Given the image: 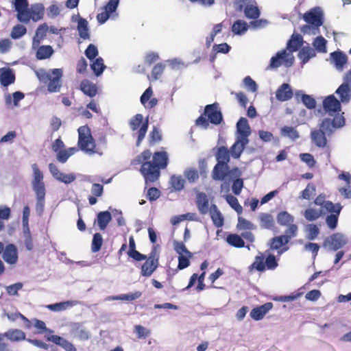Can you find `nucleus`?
Masks as SVG:
<instances>
[{"label":"nucleus","mask_w":351,"mask_h":351,"mask_svg":"<svg viewBox=\"0 0 351 351\" xmlns=\"http://www.w3.org/2000/svg\"><path fill=\"white\" fill-rule=\"evenodd\" d=\"M249 141L236 138L234 143L230 147V155L234 158H239L243 153L245 146L248 144Z\"/></svg>","instance_id":"b1692460"},{"label":"nucleus","mask_w":351,"mask_h":351,"mask_svg":"<svg viewBox=\"0 0 351 351\" xmlns=\"http://www.w3.org/2000/svg\"><path fill=\"white\" fill-rule=\"evenodd\" d=\"M103 243V238L101 234L95 233L93 235L91 250L93 252H97L99 251Z\"/></svg>","instance_id":"4d7b16f0"},{"label":"nucleus","mask_w":351,"mask_h":351,"mask_svg":"<svg viewBox=\"0 0 351 351\" xmlns=\"http://www.w3.org/2000/svg\"><path fill=\"white\" fill-rule=\"evenodd\" d=\"M37 51L36 53V58L38 60H45L49 59L54 53V50L50 45H39L36 47Z\"/></svg>","instance_id":"a878e982"},{"label":"nucleus","mask_w":351,"mask_h":351,"mask_svg":"<svg viewBox=\"0 0 351 351\" xmlns=\"http://www.w3.org/2000/svg\"><path fill=\"white\" fill-rule=\"evenodd\" d=\"M51 80H49L47 90L49 93L59 92L62 86V70L61 69H51Z\"/></svg>","instance_id":"6e6552de"},{"label":"nucleus","mask_w":351,"mask_h":351,"mask_svg":"<svg viewBox=\"0 0 351 351\" xmlns=\"http://www.w3.org/2000/svg\"><path fill=\"white\" fill-rule=\"evenodd\" d=\"M16 16L19 21L27 23L29 21V20L32 19L30 9L29 10L27 8L25 10H23L20 12H18Z\"/></svg>","instance_id":"338daca9"},{"label":"nucleus","mask_w":351,"mask_h":351,"mask_svg":"<svg viewBox=\"0 0 351 351\" xmlns=\"http://www.w3.org/2000/svg\"><path fill=\"white\" fill-rule=\"evenodd\" d=\"M45 8L42 3H35L30 7L32 19L34 21L40 20L44 16Z\"/></svg>","instance_id":"cd10ccee"},{"label":"nucleus","mask_w":351,"mask_h":351,"mask_svg":"<svg viewBox=\"0 0 351 351\" xmlns=\"http://www.w3.org/2000/svg\"><path fill=\"white\" fill-rule=\"evenodd\" d=\"M322 207L323 209H325L327 212L330 213L331 214H340L342 208L339 204H334L330 201H326Z\"/></svg>","instance_id":"864d4df0"},{"label":"nucleus","mask_w":351,"mask_h":351,"mask_svg":"<svg viewBox=\"0 0 351 351\" xmlns=\"http://www.w3.org/2000/svg\"><path fill=\"white\" fill-rule=\"evenodd\" d=\"M79 304L80 302L77 300H67L65 302L47 305L46 308L51 311L60 312L65 311Z\"/></svg>","instance_id":"aec40b11"},{"label":"nucleus","mask_w":351,"mask_h":351,"mask_svg":"<svg viewBox=\"0 0 351 351\" xmlns=\"http://www.w3.org/2000/svg\"><path fill=\"white\" fill-rule=\"evenodd\" d=\"M184 180L181 176H173L171 178V184L176 191H181L184 186Z\"/></svg>","instance_id":"13d9d810"},{"label":"nucleus","mask_w":351,"mask_h":351,"mask_svg":"<svg viewBox=\"0 0 351 351\" xmlns=\"http://www.w3.org/2000/svg\"><path fill=\"white\" fill-rule=\"evenodd\" d=\"M323 107L324 110L330 115L340 111V102L335 97L334 95L327 97L323 101Z\"/></svg>","instance_id":"f8f14e48"},{"label":"nucleus","mask_w":351,"mask_h":351,"mask_svg":"<svg viewBox=\"0 0 351 351\" xmlns=\"http://www.w3.org/2000/svg\"><path fill=\"white\" fill-rule=\"evenodd\" d=\"M26 27L23 25H15L11 32L10 36L13 39H19L26 34Z\"/></svg>","instance_id":"5fc2aeb1"},{"label":"nucleus","mask_w":351,"mask_h":351,"mask_svg":"<svg viewBox=\"0 0 351 351\" xmlns=\"http://www.w3.org/2000/svg\"><path fill=\"white\" fill-rule=\"evenodd\" d=\"M303 45V38L298 34H293L287 43L286 50L288 52L293 53L297 51Z\"/></svg>","instance_id":"a211bd4d"},{"label":"nucleus","mask_w":351,"mask_h":351,"mask_svg":"<svg viewBox=\"0 0 351 351\" xmlns=\"http://www.w3.org/2000/svg\"><path fill=\"white\" fill-rule=\"evenodd\" d=\"M81 90L82 92L90 97H93L97 94V88L95 85L88 81H84L81 83Z\"/></svg>","instance_id":"a19ab883"},{"label":"nucleus","mask_w":351,"mask_h":351,"mask_svg":"<svg viewBox=\"0 0 351 351\" xmlns=\"http://www.w3.org/2000/svg\"><path fill=\"white\" fill-rule=\"evenodd\" d=\"M248 29L247 23L242 20H237L232 27V31L234 34L242 35Z\"/></svg>","instance_id":"58836bf2"},{"label":"nucleus","mask_w":351,"mask_h":351,"mask_svg":"<svg viewBox=\"0 0 351 351\" xmlns=\"http://www.w3.org/2000/svg\"><path fill=\"white\" fill-rule=\"evenodd\" d=\"M208 212L215 226L217 228L222 227L223 226V217L217 206L215 204H211Z\"/></svg>","instance_id":"5701e85b"},{"label":"nucleus","mask_w":351,"mask_h":351,"mask_svg":"<svg viewBox=\"0 0 351 351\" xmlns=\"http://www.w3.org/2000/svg\"><path fill=\"white\" fill-rule=\"evenodd\" d=\"M336 93L339 96L341 102L348 103L351 97V90L347 84H342L336 90Z\"/></svg>","instance_id":"c756f323"},{"label":"nucleus","mask_w":351,"mask_h":351,"mask_svg":"<svg viewBox=\"0 0 351 351\" xmlns=\"http://www.w3.org/2000/svg\"><path fill=\"white\" fill-rule=\"evenodd\" d=\"M3 260L8 264L14 265L18 261V252L16 246L13 244L8 245L3 253Z\"/></svg>","instance_id":"dca6fc26"},{"label":"nucleus","mask_w":351,"mask_h":351,"mask_svg":"<svg viewBox=\"0 0 351 351\" xmlns=\"http://www.w3.org/2000/svg\"><path fill=\"white\" fill-rule=\"evenodd\" d=\"M204 114L208 117V120L203 116H200L196 120L197 125L206 129L209 125L208 121L214 124L219 125L223 120V117L221 111L219 109L218 104H213L207 105L204 109Z\"/></svg>","instance_id":"f03ea898"},{"label":"nucleus","mask_w":351,"mask_h":351,"mask_svg":"<svg viewBox=\"0 0 351 351\" xmlns=\"http://www.w3.org/2000/svg\"><path fill=\"white\" fill-rule=\"evenodd\" d=\"M339 215V214L334 213L326 217V223L330 229L334 230L337 227Z\"/></svg>","instance_id":"774afa93"},{"label":"nucleus","mask_w":351,"mask_h":351,"mask_svg":"<svg viewBox=\"0 0 351 351\" xmlns=\"http://www.w3.org/2000/svg\"><path fill=\"white\" fill-rule=\"evenodd\" d=\"M261 226L265 229H271L274 226L273 217L267 213H261L259 215Z\"/></svg>","instance_id":"a18cd8bd"},{"label":"nucleus","mask_w":351,"mask_h":351,"mask_svg":"<svg viewBox=\"0 0 351 351\" xmlns=\"http://www.w3.org/2000/svg\"><path fill=\"white\" fill-rule=\"evenodd\" d=\"M168 160L169 157L166 152H156L153 155L152 162L149 161L143 163L140 171L147 185L158 179L160 169L167 167Z\"/></svg>","instance_id":"f257e3e1"},{"label":"nucleus","mask_w":351,"mask_h":351,"mask_svg":"<svg viewBox=\"0 0 351 351\" xmlns=\"http://www.w3.org/2000/svg\"><path fill=\"white\" fill-rule=\"evenodd\" d=\"M293 93L289 84L284 83L278 87L276 92V97L280 101H286L293 97Z\"/></svg>","instance_id":"2eb2a0df"},{"label":"nucleus","mask_w":351,"mask_h":351,"mask_svg":"<svg viewBox=\"0 0 351 351\" xmlns=\"http://www.w3.org/2000/svg\"><path fill=\"white\" fill-rule=\"evenodd\" d=\"M250 134L251 128L247 119L241 117L237 123L236 138L249 141Z\"/></svg>","instance_id":"9d476101"},{"label":"nucleus","mask_w":351,"mask_h":351,"mask_svg":"<svg viewBox=\"0 0 351 351\" xmlns=\"http://www.w3.org/2000/svg\"><path fill=\"white\" fill-rule=\"evenodd\" d=\"M77 151V149L76 147H70L67 149L60 150L57 152V160L61 163H64Z\"/></svg>","instance_id":"4c0bfd02"},{"label":"nucleus","mask_w":351,"mask_h":351,"mask_svg":"<svg viewBox=\"0 0 351 351\" xmlns=\"http://www.w3.org/2000/svg\"><path fill=\"white\" fill-rule=\"evenodd\" d=\"M245 16L248 19H256L260 16V11L257 6L253 5H247L244 8Z\"/></svg>","instance_id":"09e8293b"},{"label":"nucleus","mask_w":351,"mask_h":351,"mask_svg":"<svg viewBox=\"0 0 351 351\" xmlns=\"http://www.w3.org/2000/svg\"><path fill=\"white\" fill-rule=\"evenodd\" d=\"M112 219V216L108 211H102L97 215V225L100 230H104Z\"/></svg>","instance_id":"2f4dec72"},{"label":"nucleus","mask_w":351,"mask_h":351,"mask_svg":"<svg viewBox=\"0 0 351 351\" xmlns=\"http://www.w3.org/2000/svg\"><path fill=\"white\" fill-rule=\"evenodd\" d=\"M315 56V49L309 46L302 47L298 53V58L302 60L303 64H306L311 58Z\"/></svg>","instance_id":"c85d7f7f"},{"label":"nucleus","mask_w":351,"mask_h":351,"mask_svg":"<svg viewBox=\"0 0 351 351\" xmlns=\"http://www.w3.org/2000/svg\"><path fill=\"white\" fill-rule=\"evenodd\" d=\"M330 60L335 64V68L339 71H342L344 65L347 62V56L341 51H337L330 53Z\"/></svg>","instance_id":"6ab92c4d"},{"label":"nucleus","mask_w":351,"mask_h":351,"mask_svg":"<svg viewBox=\"0 0 351 351\" xmlns=\"http://www.w3.org/2000/svg\"><path fill=\"white\" fill-rule=\"evenodd\" d=\"M272 307L273 304L271 302H267L261 306L254 308L251 311L250 315L255 321L261 320Z\"/></svg>","instance_id":"ddd939ff"},{"label":"nucleus","mask_w":351,"mask_h":351,"mask_svg":"<svg viewBox=\"0 0 351 351\" xmlns=\"http://www.w3.org/2000/svg\"><path fill=\"white\" fill-rule=\"evenodd\" d=\"M77 30L81 38L87 39L89 38L88 22L84 19H80L77 23Z\"/></svg>","instance_id":"de8ad7c7"},{"label":"nucleus","mask_w":351,"mask_h":351,"mask_svg":"<svg viewBox=\"0 0 351 351\" xmlns=\"http://www.w3.org/2000/svg\"><path fill=\"white\" fill-rule=\"evenodd\" d=\"M15 82V74L10 68L0 69V83L3 86L7 87Z\"/></svg>","instance_id":"f3484780"},{"label":"nucleus","mask_w":351,"mask_h":351,"mask_svg":"<svg viewBox=\"0 0 351 351\" xmlns=\"http://www.w3.org/2000/svg\"><path fill=\"white\" fill-rule=\"evenodd\" d=\"M105 67L106 66L104 64V60L100 57L96 58L95 60L91 64V68L97 76L101 75L103 73Z\"/></svg>","instance_id":"603ef678"},{"label":"nucleus","mask_w":351,"mask_h":351,"mask_svg":"<svg viewBox=\"0 0 351 351\" xmlns=\"http://www.w3.org/2000/svg\"><path fill=\"white\" fill-rule=\"evenodd\" d=\"M289 242V238L281 235L279 237H274L271 239L270 248L272 250H278L280 247L287 244Z\"/></svg>","instance_id":"ea45409f"},{"label":"nucleus","mask_w":351,"mask_h":351,"mask_svg":"<svg viewBox=\"0 0 351 351\" xmlns=\"http://www.w3.org/2000/svg\"><path fill=\"white\" fill-rule=\"evenodd\" d=\"M227 243L235 247H243L245 246L244 241L241 236L235 234H230L227 237Z\"/></svg>","instance_id":"37998d69"},{"label":"nucleus","mask_w":351,"mask_h":351,"mask_svg":"<svg viewBox=\"0 0 351 351\" xmlns=\"http://www.w3.org/2000/svg\"><path fill=\"white\" fill-rule=\"evenodd\" d=\"M326 40L322 36H317L313 42V45L315 50L319 53L326 52Z\"/></svg>","instance_id":"8fccbe9b"},{"label":"nucleus","mask_w":351,"mask_h":351,"mask_svg":"<svg viewBox=\"0 0 351 351\" xmlns=\"http://www.w3.org/2000/svg\"><path fill=\"white\" fill-rule=\"evenodd\" d=\"M277 222L283 226H287L294 221V217L287 211L280 212L276 217Z\"/></svg>","instance_id":"72a5a7b5"},{"label":"nucleus","mask_w":351,"mask_h":351,"mask_svg":"<svg viewBox=\"0 0 351 351\" xmlns=\"http://www.w3.org/2000/svg\"><path fill=\"white\" fill-rule=\"evenodd\" d=\"M32 169L33 174L31 184L45 183L43 173L36 163L32 165Z\"/></svg>","instance_id":"e433bc0d"},{"label":"nucleus","mask_w":351,"mask_h":351,"mask_svg":"<svg viewBox=\"0 0 351 351\" xmlns=\"http://www.w3.org/2000/svg\"><path fill=\"white\" fill-rule=\"evenodd\" d=\"M134 332L138 339H145L151 333L149 329L141 325H136L134 326Z\"/></svg>","instance_id":"680f3d73"},{"label":"nucleus","mask_w":351,"mask_h":351,"mask_svg":"<svg viewBox=\"0 0 351 351\" xmlns=\"http://www.w3.org/2000/svg\"><path fill=\"white\" fill-rule=\"evenodd\" d=\"M300 95L302 96V101L306 108L313 109L315 107L316 101L313 97L308 95L302 94V90H298L295 92L296 97H299Z\"/></svg>","instance_id":"c03bdc74"},{"label":"nucleus","mask_w":351,"mask_h":351,"mask_svg":"<svg viewBox=\"0 0 351 351\" xmlns=\"http://www.w3.org/2000/svg\"><path fill=\"white\" fill-rule=\"evenodd\" d=\"M143 116L141 114H137L130 119L129 123L130 128L133 131L136 130L140 127V129L137 132V146L141 144V141L145 138L148 128V118H147L144 122H143Z\"/></svg>","instance_id":"39448f33"},{"label":"nucleus","mask_w":351,"mask_h":351,"mask_svg":"<svg viewBox=\"0 0 351 351\" xmlns=\"http://www.w3.org/2000/svg\"><path fill=\"white\" fill-rule=\"evenodd\" d=\"M334 129L336 128L333 126V123L330 119L326 118L323 119L319 130H322L326 134L330 135L333 132Z\"/></svg>","instance_id":"6e6d98bb"},{"label":"nucleus","mask_w":351,"mask_h":351,"mask_svg":"<svg viewBox=\"0 0 351 351\" xmlns=\"http://www.w3.org/2000/svg\"><path fill=\"white\" fill-rule=\"evenodd\" d=\"M237 227L239 230H253L255 228L252 223L241 217H239L238 219Z\"/></svg>","instance_id":"0e129e2a"},{"label":"nucleus","mask_w":351,"mask_h":351,"mask_svg":"<svg viewBox=\"0 0 351 351\" xmlns=\"http://www.w3.org/2000/svg\"><path fill=\"white\" fill-rule=\"evenodd\" d=\"M33 191L36 197H43L46 195L45 183L31 184Z\"/></svg>","instance_id":"69168bd1"},{"label":"nucleus","mask_w":351,"mask_h":351,"mask_svg":"<svg viewBox=\"0 0 351 351\" xmlns=\"http://www.w3.org/2000/svg\"><path fill=\"white\" fill-rule=\"evenodd\" d=\"M47 340L61 346L66 351H77L75 346L68 340L58 335H51L47 337Z\"/></svg>","instance_id":"412c9836"},{"label":"nucleus","mask_w":351,"mask_h":351,"mask_svg":"<svg viewBox=\"0 0 351 351\" xmlns=\"http://www.w3.org/2000/svg\"><path fill=\"white\" fill-rule=\"evenodd\" d=\"M323 214L322 208L315 209L308 208L304 212V218L308 221H313L318 219Z\"/></svg>","instance_id":"c9c22d12"},{"label":"nucleus","mask_w":351,"mask_h":351,"mask_svg":"<svg viewBox=\"0 0 351 351\" xmlns=\"http://www.w3.org/2000/svg\"><path fill=\"white\" fill-rule=\"evenodd\" d=\"M322 12L319 8H315L304 15V21L311 25L320 27L323 24Z\"/></svg>","instance_id":"9b49d317"},{"label":"nucleus","mask_w":351,"mask_h":351,"mask_svg":"<svg viewBox=\"0 0 351 351\" xmlns=\"http://www.w3.org/2000/svg\"><path fill=\"white\" fill-rule=\"evenodd\" d=\"M2 337H6L11 341H20L26 340L25 333L19 329H10Z\"/></svg>","instance_id":"393cba45"},{"label":"nucleus","mask_w":351,"mask_h":351,"mask_svg":"<svg viewBox=\"0 0 351 351\" xmlns=\"http://www.w3.org/2000/svg\"><path fill=\"white\" fill-rule=\"evenodd\" d=\"M184 175L189 182H195L199 178L198 171L194 168L186 169L184 171Z\"/></svg>","instance_id":"bf43d9fd"},{"label":"nucleus","mask_w":351,"mask_h":351,"mask_svg":"<svg viewBox=\"0 0 351 351\" xmlns=\"http://www.w3.org/2000/svg\"><path fill=\"white\" fill-rule=\"evenodd\" d=\"M192 253H191V254H184L179 256L178 268L179 269H183L189 267L190 265L189 259L192 257Z\"/></svg>","instance_id":"052dcab7"},{"label":"nucleus","mask_w":351,"mask_h":351,"mask_svg":"<svg viewBox=\"0 0 351 351\" xmlns=\"http://www.w3.org/2000/svg\"><path fill=\"white\" fill-rule=\"evenodd\" d=\"M293 63L294 56L292 53L288 52L286 49H282L271 57L269 66L271 69H277L281 66L290 67Z\"/></svg>","instance_id":"20e7f679"},{"label":"nucleus","mask_w":351,"mask_h":351,"mask_svg":"<svg viewBox=\"0 0 351 351\" xmlns=\"http://www.w3.org/2000/svg\"><path fill=\"white\" fill-rule=\"evenodd\" d=\"M141 295H142V293L141 291H136L134 293L123 294V295H121L119 296H115V297L109 296L106 298V300H121L132 301V300L139 298L141 296Z\"/></svg>","instance_id":"79ce46f5"},{"label":"nucleus","mask_w":351,"mask_h":351,"mask_svg":"<svg viewBox=\"0 0 351 351\" xmlns=\"http://www.w3.org/2000/svg\"><path fill=\"white\" fill-rule=\"evenodd\" d=\"M196 205L202 215H206L210 210L209 199L208 195L203 192H198L196 194Z\"/></svg>","instance_id":"4468645a"},{"label":"nucleus","mask_w":351,"mask_h":351,"mask_svg":"<svg viewBox=\"0 0 351 351\" xmlns=\"http://www.w3.org/2000/svg\"><path fill=\"white\" fill-rule=\"evenodd\" d=\"M158 265V257L154 250L141 267V275L149 277L156 269Z\"/></svg>","instance_id":"423d86ee"},{"label":"nucleus","mask_w":351,"mask_h":351,"mask_svg":"<svg viewBox=\"0 0 351 351\" xmlns=\"http://www.w3.org/2000/svg\"><path fill=\"white\" fill-rule=\"evenodd\" d=\"M226 199L232 208H233L239 215L242 213L243 208L239 203L237 197L232 195H227L226 196Z\"/></svg>","instance_id":"3c124183"},{"label":"nucleus","mask_w":351,"mask_h":351,"mask_svg":"<svg viewBox=\"0 0 351 351\" xmlns=\"http://www.w3.org/2000/svg\"><path fill=\"white\" fill-rule=\"evenodd\" d=\"M78 146L86 154L93 155L98 153L95 150V141L91 135L90 128L86 126H81L78 128Z\"/></svg>","instance_id":"7ed1b4c3"},{"label":"nucleus","mask_w":351,"mask_h":351,"mask_svg":"<svg viewBox=\"0 0 351 351\" xmlns=\"http://www.w3.org/2000/svg\"><path fill=\"white\" fill-rule=\"evenodd\" d=\"M49 169L54 179L66 184L73 182L76 179L74 173H64L60 171L58 167L53 163L49 165Z\"/></svg>","instance_id":"0eeeda50"},{"label":"nucleus","mask_w":351,"mask_h":351,"mask_svg":"<svg viewBox=\"0 0 351 351\" xmlns=\"http://www.w3.org/2000/svg\"><path fill=\"white\" fill-rule=\"evenodd\" d=\"M347 243L346 238L339 233L334 234L328 238L324 243V246L328 250L336 251L341 248Z\"/></svg>","instance_id":"1a4fd4ad"},{"label":"nucleus","mask_w":351,"mask_h":351,"mask_svg":"<svg viewBox=\"0 0 351 351\" xmlns=\"http://www.w3.org/2000/svg\"><path fill=\"white\" fill-rule=\"evenodd\" d=\"M230 151L224 147L219 149L217 154V164H221L228 167V163L230 161Z\"/></svg>","instance_id":"473e14b6"},{"label":"nucleus","mask_w":351,"mask_h":351,"mask_svg":"<svg viewBox=\"0 0 351 351\" xmlns=\"http://www.w3.org/2000/svg\"><path fill=\"white\" fill-rule=\"evenodd\" d=\"M280 134L282 136L287 137L292 141H295L300 138L299 132L295 128L292 126H285L280 130Z\"/></svg>","instance_id":"f704fd0d"},{"label":"nucleus","mask_w":351,"mask_h":351,"mask_svg":"<svg viewBox=\"0 0 351 351\" xmlns=\"http://www.w3.org/2000/svg\"><path fill=\"white\" fill-rule=\"evenodd\" d=\"M47 30L48 26L47 24H43L37 28L35 36L33 38L32 47L34 49H36L40 45V40L45 36Z\"/></svg>","instance_id":"7c9ffc66"},{"label":"nucleus","mask_w":351,"mask_h":351,"mask_svg":"<svg viewBox=\"0 0 351 351\" xmlns=\"http://www.w3.org/2000/svg\"><path fill=\"white\" fill-rule=\"evenodd\" d=\"M227 167V166L217 164L213 169V178L216 180H223L226 174Z\"/></svg>","instance_id":"49530a36"},{"label":"nucleus","mask_w":351,"mask_h":351,"mask_svg":"<svg viewBox=\"0 0 351 351\" xmlns=\"http://www.w3.org/2000/svg\"><path fill=\"white\" fill-rule=\"evenodd\" d=\"M311 138L313 143L318 147L323 148L327 144L326 134L322 130H314L311 131Z\"/></svg>","instance_id":"4be33fe9"},{"label":"nucleus","mask_w":351,"mask_h":351,"mask_svg":"<svg viewBox=\"0 0 351 351\" xmlns=\"http://www.w3.org/2000/svg\"><path fill=\"white\" fill-rule=\"evenodd\" d=\"M75 335L80 340H88L90 338L89 332L84 328L77 326L74 329Z\"/></svg>","instance_id":"e2e57ef3"},{"label":"nucleus","mask_w":351,"mask_h":351,"mask_svg":"<svg viewBox=\"0 0 351 351\" xmlns=\"http://www.w3.org/2000/svg\"><path fill=\"white\" fill-rule=\"evenodd\" d=\"M304 232L308 240L313 241L317 239L319 234V228L314 223H308L304 226Z\"/></svg>","instance_id":"bb28decb"}]
</instances>
